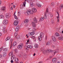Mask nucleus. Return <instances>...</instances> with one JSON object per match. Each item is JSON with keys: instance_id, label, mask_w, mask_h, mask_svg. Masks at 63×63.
<instances>
[{"instance_id": "obj_27", "label": "nucleus", "mask_w": 63, "mask_h": 63, "mask_svg": "<svg viewBox=\"0 0 63 63\" xmlns=\"http://www.w3.org/2000/svg\"><path fill=\"white\" fill-rule=\"evenodd\" d=\"M28 47H29L30 49H32V46L30 45H28Z\"/></svg>"}, {"instance_id": "obj_35", "label": "nucleus", "mask_w": 63, "mask_h": 63, "mask_svg": "<svg viewBox=\"0 0 63 63\" xmlns=\"http://www.w3.org/2000/svg\"><path fill=\"white\" fill-rule=\"evenodd\" d=\"M26 4V2H25H25H23V6H24V7H25Z\"/></svg>"}, {"instance_id": "obj_23", "label": "nucleus", "mask_w": 63, "mask_h": 63, "mask_svg": "<svg viewBox=\"0 0 63 63\" xmlns=\"http://www.w3.org/2000/svg\"><path fill=\"white\" fill-rule=\"evenodd\" d=\"M14 50L15 53H16L18 52V50H17V49H15Z\"/></svg>"}, {"instance_id": "obj_34", "label": "nucleus", "mask_w": 63, "mask_h": 63, "mask_svg": "<svg viewBox=\"0 0 63 63\" xmlns=\"http://www.w3.org/2000/svg\"><path fill=\"white\" fill-rule=\"evenodd\" d=\"M3 56H6V53L4 52L3 53Z\"/></svg>"}, {"instance_id": "obj_62", "label": "nucleus", "mask_w": 63, "mask_h": 63, "mask_svg": "<svg viewBox=\"0 0 63 63\" xmlns=\"http://www.w3.org/2000/svg\"><path fill=\"white\" fill-rule=\"evenodd\" d=\"M12 45H11V47L10 48H12Z\"/></svg>"}, {"instance_id": "obj_20", "label": "nucleus", "mask_w": 63, "mask_h": 63, "mask_svg": "<svg viewBox=\"0 0 63 63\" xmlns=\"http://www.w3.org/2000/svg\"><path fill=\"white\" fill-rule=\"evenodd\" d=\"M6 17L7 18H9L10 16L9 15L8 13H7L6 15Z\"/></svg>"}, {"instance_id": "obj_40", "label": "nucleus", "mask_w": 63, "mask_h": 63, "mask_svg": "<svg viewBox=\"0 0 63 63\" xmlns=\"http://www.w3.org/2000/svg\"><path fill=\"white\" fill-rule=\"evenodd\" d=\"M54 3L53 2H52L51 3V6H54Z\"/></svg>"}, {"instance_id": "obj_11", "label": "nucleus", "mask_w": 63, "mask_h": 63, "mask_svg": "<svg viewBox=\"0 0 63 63\" xmlns=\"http://www.w3.org/2000/svg\"><path fill=\"white\" fill-rule=\"evenodd\" d=\"M57 14H58V16H57V17L58 19L57 21V22H59V13L58 12H57Z\"/></svg>"}, {"instance_id": "obj_14", "label": "nucleus", "mask_w": 63, "mask_h": 63, "mask_svg": "<svg viewBox=\"0 0 63 63\" xmlns=\"http://www.w3.org/2000/svg\"><path fill=\"white\" fill-rule=\"evenodd\" d=\"M15 56L14 55H12V57L11 58V60H13L15 59Z\"/></svg>"}, {"instance_id": "obj_32", "label": "nucleus", "mask_w": 63, "mask_h": 63, "mask_svg": "<svg viewBox=\"0 0 63 63\" xmlns=\"http://www.w3.org/2000/svg\"><path fill=\"white\" fill-rule=\"evenodd\" d=\"M12 54H13V52H10L9 54V56H12Z\"/></svg>"}, {"instance_id": "obj_33", "label": "nucleus", "mask_w": 63, "mask_h": 63, "mask_svg": "<svg viewBox=\"0 0 63 63\" xmlns=\"http://www.w3.org/2000/svg\"><path fill=\"white\" fill-rule=\"evenodd\" d=\"M24 8V6L23 5H21L20 6V8L21 9H23Z\"/></svg>"}, {"instance_id": "obj_5", "label": "nucleus", "mask_w": 63, "mask_h": 63, "mask_svg": "<svg viewBox=\"0 0 63 63\" xmlns=\"http://www.w3.org/2000/svg\"><path fill=\"white\" fill-rule=\"evenodd\" d=\"M8 23V21L7 20H4L3 22V23L5 25H6L7 24V23Z\"/></svg>"}, {"instance_id": "obj_43", "label": "nucleus", "mask_w": 63, "mask_h": 63, "mask_svg": "<svg viewBox=\"0 0 63 63\" xmlns=\"http://www.w3.org/2000/svg\"><path fill=\"white\" fill-rule=\"evenodd\" d=\"M7 50H8L7 49H6V48H5L4 49V51H7Z\"/></svg>"}, {"instance_id": "obj_3", "label": "nucleus", "mask_w": 63, "mask_h": 63, "mask_svg": "<svg viewBox=\"0 0 63 63\" xmlns=\"http://www.w3.org/2000/svg\"><path fill=\"white\" fill-rule=\"evenodd\" d=\"M47 52L49 53V52H52V54L53 55H54L55 54V51H52L51 49H48L47 50Z\"/></svg>"}, {"instance_id": "obj_22", "label": "nucleus", "mask_w": 63, "mask_h": 63, "mask_svg": "<svg viewBox=\"0 0 63 63\" xmlns=\"http://www.w3.org/2000/svg\"><path fill=\"white\" fill-rule=\"evenodd\" d=\"M36 5L37 6H38V7H41L42 6L41 5H40V4L39 3H37Z\"/></svg>"}, {"instance_id": "obj_50", "label": "nucleus", "mask_w": 63, "mask_h": 63, "mask_svg": "<svg viewBox=\"0 0 63 63\" xmlns=\"http://www.w3.org/2000/svg\"><path fill=\"white\" fill-rule=\"evenodd\" d=\"M2 50V48H0V52Z\"/></svg>"}, {"instance_id": "obj_57", "label": "nucleus", "mask_w": 63, "mask_h": 63, "mask_svg": "<svg viewBox=\"0 0 63 63\" xmlns=\"http://www.w3.org/2000/svg\"><path fill=\"white\" fill-rule=\"evenodd\" d=\"M2 57V56L1 55H0V58H1Z\"/></svg>"}, {"instance_id": "obj_42", "label": "nucleus", "mask_w": 63, "mask_h": 63, "mask_svg": "<svg viewBox=\"0 0 63 63\" xmlns=\"http://www.w3.org/2000/svg\"><path fill=\"white\" fill-rule=\"evenodd\" d=\"M16 28H17V29H19V26L18 25L17 26Z\"/></svg>"}, {"instance_id": "obj_18", "label": "nucleus", "mask_w": 63, "mask_h": 63, "mask_svg": "<svg viewBox=\"0 0 63 63\" xmlns=\"http://www.w3.org/2000/svg\"><path fill=\"white\" fill-rule=\"evenodd\" d=\"M16 44H17V43H16V42H14L13 44V47H15V46L16 45Z\"/></svg>"}, {"instance_id": "obj_53", "label": "nucleus", "mask_w": 63, "mask_h": 63, "mask_svg": "<svg viewBox=\"0 0 63 63\" xmlns=\"http://www.w3.org/2000/svg\"><path fill=\"white\" fill-rule=\"evenodd\" d=\"M4 33H7V32H6V31H4Z\"/></svg>"}, {"instance_id": "obj_12", "label": "nucleus", "mask_w": 63, "mask_h": 63, "mask_svg": "<svg viewBox=\"0 0 63 63\" xmlns=\"http://www.w3.org/2000/svg\"><path fill=\"white\" fill-rule=\"evenodd\" d=\"M29 20L28 19H26L24 20V22L25 23H27L28 22Z\"/></svg>"}, {"instance_id": "obj_45", "label": "nucleus", "mask_w": 63, "mask_h": 63, "mask_svg": "<svg viewBox=\"0 0 63 63\" xmlns=\"http://www.w3.org/2000/svg\"><path fill=\"white\" fill-rule=\"evenodd\" d=\"M31 38L32 39H34L35 37L34 36H32L31 37Z\"/></svg>"}, {"instance_id": "obj_39", "label": "nucleus", "mask_w": 63, "mask_h": 63, "mask_svg": "<svg viewBox=\"0 0 63 63\" xmlns=\"http://www.w3.org/2000/svg\"><path fill=\"white\" fill-rule=\"evenodd\" d=\"M15 37H16V36H17V33H15Z\"/></svg>"}, {"instance_id": "obj_60", "label": "nucleus", "mask_w": 63, "mask_h": 63, "mask_svg": "<svg viewBox=\"0 0 63 63\" xmlns=\"http://www.w3.org/2000/svg\"><path fill=\"white\" fill-rule=\"evenodd\" d=\"M1 35H2V34L1 33H0V37L1 36Z\"/></svg>"}, {"instance_id": "obj_17", "label": "nucleus", "mask_w": 63, "mask_h": 63, "mask_svg": "<svg viewBox=\"0 0 63 63\" xmlns=\"http://www.w3.org/2000/svg\"><path fill=\"white\" fill-rule=\"evenodd\" d=\"M55 35L56 36H57V37H59V36H60V34L57 32L55 33Z\"/></svg>"}, {"instance_id": "obj_31", "label": "nucleus", "mask_w": 63, "mask_h": 63, "mask_svg": "<svg viewBox=\"0 0 63 63\" xmlns=\"http://www.w3.org/2000/svg\"><path fill=\"white\" fill-rule=\"evenodd\" d=\"M6 9V7H2V10L3 11H5V9Z\"/></svg>"}, {"instance_id": "obj_16", "label": "nucleus", "mask_w": 63, "mask_h": 63, "mask_svg": "<svg viewBox=\"0 0 63 63\" xmlns=\"http://www.w3.org/2000/svg\"><path fill=\"white\" fill-rule=\"evenodd\" d=\"M56 58H53V59H52V61L53 62H56Z\"/></svg>"}, {"instance_id": "obj_24", "label": "nucleus", "mask_w": 63, "mask_h": 63, "mask_svg": "<svg viewBox=\"0 0 63 63\" xmlns=\"http://www.w3.org/2000/svg\"><path fill=\"white\" fill-rule=\"evenodd\" d=\"M10 37L8 36L6 38V39L5 40L6 41H8V40H10Z\"/></svg>"}, {"instance_id": "obj_49", "label": "nucleus", "mask_w": 63, "mask_h": 63, "mask_svg": "<svg viewBox=\"0 0 63 63\" xmlns=\"http://www.w3.org/2000/svg\"><path fill=\"white\" fill-rule=\"evenodd\" d=\"M5 28H4L3 29V32H4V31H5Z\"/></svg>"}, {"instance_id": "obj_19", "label": "nucleus", "mask_w": 63, "mask_h": 63, "mask_svg": "<svg viewBox=\"0 0 63 63\" xmlns=\"http://www.w3.org/2000/svg\"><path fill=\"white\" fill-rule=\"evenodd\" d=\"M15 14L16 13H14V16L15 18L16 19H18L17 17V16H16V14Z\"/></svg>"}, {"instance_id": "obj_8", "label": "nucleus", "mask_w": 63, "mask_h": 63, "mask_svg": "<svg viewBox=\"0 0 63 63\" xmlns=\"http://www.w3.org/2000/svg\"><path fill=\"white\" fill-rule=\"evenodd\" d=\"M14 24L15 26H16L18 25V21L17 20L15 21L14 22Z\"/></svg>"}, {"instance_id": "obj_47", "label": "nucleus", "mask_w": 63, "mask_h": 63, "mask_svg": "<svg viewBox=\"0 0 63 63\" xmlns=\"http://www.w3.org/2000/svg\"><path fill=\"white\" fill-rule=\"evenodd\" d=\"M18 16H20V13L19 12H18Z\"/></svg>"}, {"instance_id": "obj_38", "label": "nucleus", "mask_w": 63, "mask_h": 63, "mask_svg": "<svg viewBox=\"0 0 63 63\" xmlns=\"http://www.w3.org/2000/svg\"><path fill=\"white\" fill-rule=\"evenodd\" d=\"M42 51H43V54H44L46 52V50H45L43 49L42 50Z\"/></svg>"}, {"instance_id": "obj_56", "label": "nucleus", "mask_w": 63, "mask_h": 63, "mask_svg": "<svg viewBox=\"0 0 63 63\" xmlns=\"http://www.w3.org/2000/svg\"><path fill=\"white\" fill-rule=\"evenodd\" d=\"M47 36H46L45 37V39H47Z\"/></svg>"}, {"instance_id": "obj_59", "label": "nucleus", "mask_w": 63, "mask_h": 63, "mask_svg": "<svg viewBox=\"0 0 63 63\" xmlns=\"http://www.w3.org/2000/svg\"><path fill=\"white\" fill-rule=\"evenodd\" d=\"M35 55H36V54L35 53H34V54L33 55V56H35Z\"/></svg>"}, {"instance_id": "obj_26", "label": "nucleus", "mask_w": 63, "mask_h": 63, "mask_svg": "<svg viewBox=\"0 0 63 63\" xmlns=\"http://www.w3.org/2000/svg\"><path fill=\"white\" fill-rule=\"evenodd\" d=\"M59 8H60V10H61V9H62V8H63V5H60Z\"/></svg>"}, {"instance_id": "obj_29", "label": "nucleus", "mask_w": 63, "mask_h": 63, "mask_svg": "<svg viewBox=\"0 0 63 63\" xmlns=\"http://www.w3.org/2000/svg\"><path fill=\"white\" fill-rule=\"evenodd\" d=\"M30 6L31 7L33 6V3L32 2H31L30 3Z\"/></svg>"}, {"instance_id": "obj_10", "label": "nucleus", "mask_w": 63, "mask_h": 63, "mask_svg": "<svg viewBox=\"0 0 63 63\" xmlns=\"http://www.w3.org/2000/svg\"><path fill=\"white\" fill-rule=\"evenodd\" d=\"M46 11L45 12L46 13L45 14V16H44V17H45L46 18H47V16H46V15L47 13H48V8L46 9Z\"/></svg>"}, {"instance_id": "obj_2", "label": "nucleus", "mask_w": 63, "mask_h": 63, "mask_svg": "<svg viewBox=\"0 0 63 63\" xmlns=\"http://www.w3.org/2000/svg\"><path fill=\"white\" fill-rule=\"evenodd\" d=\"M32 27L33 28L32 30L33 31L35 32V31H36V30L35 29V28L36 27V24H35V23L33 22H32Z\"/></svg>"}, {"instance_id": "obj_7", "label": "nucleus", "mask_w": 63, "mask_h": 63, "mask_svg": "<svg viewBox=\"0 0 63 63\" xmlns=\"http://www.w3.org/2000/svg\"><path fill=\"white\" fill-rule=\"evenodd\" d=\"M51 39L53 41V42H56V39L55 38V37L54 36H52V37Z\"/></svg>"}, {"instance_id": "obj_51", "label": "nucleus", "mask_w": 63, "mask_h": 63, "mask_svg": "<svg viewBox=\"0 0 63 63\" xmlns=\"http://www.w3.org/2000/svg\"><path fill=\"white\" fill-rule=\"evenodd\" d=\"M29 47H28V46H27V47L26 48V49H27V50H28L29 49Z\"/></svg>"}, {"instance_id": "obj_63", "label": "nucleus", "mask_w": 63, "mask_h": 63, "mask_svg": "<svg viewBox=\"0 0 63 63\" xmlns=\"http://www.w3.org/2000/svg\"><path fill=\"white\" fill-rule=\"evenodd\" d=\"M30 0H27V2H29Z\"/></svg>"}, {"instance_id": "obj_37", "label": "nucleus", "mask_w": 63, "mask_h": 63, "mask_svg": "<svg viewBox=\"0 0 63 63\" xmlns=\"http://www.w3.org/2000/svg\"><path fill=\"white\" fill-rule=\"evenodd\" d=\"M41 20L42 21H43V20H44V17H41Z\"/></svg>"}, {"instance_id": "obj_41", "label": "nucleus", "mask_w": 63, "mask_h": 63, "mask_svg": "<svg viewBox=\"0 0 63 63\" xmlns=\"http://www.w3.org/2000/svg\"><path fill=\"white\" fill-rule=\"evenodd\" d=\"M19 30V29L17 28H16V29H15V31L16 32H17V31H18V30Z\"/></svg>"}, {"instance_id": "obj_55", "label": "nucleus", "mask_w": 63, "mask_h": 63, "mask_svg": "<svg viewBox=\"0 0 63 63\" xmlns=\"http://www.w3.org/2000/svg\"><path fill=\"white\" fill-rule=\"evenodd\" d=\"M10 9L11 10H13V7H11L10 8Z\"/></svg>"}, {"instance_id": "obj_6", "label": "nucleus", "mask_w": 63, "mask_h": 63, "mask_svg": "<svg viewBox=\"0 0 63 63\" xmlns=\"http://www.w3.org/2000/svg\"><path fill=\"white\" fill-rule=\"evenodd\" d=\"M27 13L28 15H30V14H33V12H32L31 11L29 10H28L27 11Z\"/></svg>"}, {"instance_id": "obj_15", "label": "nucleus", "mask_w": 63, "mask_h": 63, "mask_svg": "<svg viewBox=\"0 0 63 63\" xmlns=\"http://www.w3.org/2000/svg\"><path fill=\"white\" fill-rule=\"evenodd\" d=\"M58 40H63V37H60L58 38Z\"/></svg>"}, {"instance_id": "obj_13", "label": "nucleus", "mask_w": 63, "mask_h": 63, "mask_svg": "<svg viewBox=\"0 0 63 63\" xmlns=\"http://www.w3.org/2000/svg\"><path fill=\"white\" fill-rule=\"evenodd\" d=\"M34 22L35 23H36L37 22V19L36 18V17H35L33 19Z\"/></svg>"}, {"instance_id": "obj_9", "label": "nucleus", "mask_w": 63, "mask_h": 63, "mask_svg": "<svg viewBox=\"0 0 63 63\" xmlns=\"http://www.w3.org/2000/svg\"><path fill=\"white\" fill-rule=\"evenodd\" d=\"M32 12L33 13H35V12H37V10H36V9L35 8H33L32 9Z\"/></svg>"}, {"instance_id": "obj_48", "label": "nucleus", "mask_w": 63, "mask_h": 63, "mask_svg": "<svg viewBox=\"0 0 63 63\" xmlns=\"http://www.w3.org/2000/svg\"><path fill=\"white\" fill-rule=\"evenodd\" d=\"M50 15L51 17H52V16H53V15H52V14H50Z\"/></svg>"}, {"instance_id": "obj_54", "label": "nucleus", "mask_w": 63, "mask_h": 63, "mask_svg": "<svg viewBox=\"0 0 63 63\" xmlns=\"http://www.w3.org/2000/svg\"><path fill=\"white\" fill-rule=\"evenodd\" d=\"M27 43H28L29 42V39H28V40H27Z\"/></svg>"}, {"instance_id": "obj_58", "label": "nucleus", "mask_w": 63, "mask_h": 63, "mask_svg": "<svg viewBox=\"0 0 63 63\" xmlns=\"http://www.w3.org/2000/svg\"><path fill=\"white\" fill-rule=\"evenodd\" d=\"M1 0H0V5H1Z\"/></svg>"}, {"instance_id": "obj_64", "label": "nucleus", "mask_w": 63, "mask_h": 63, "mask_svg": "<svg viewBox=\"0 0 63 63\" xmlns=\"http://www.w3.org/2000/svg\"><path fill=\"white\" fill-rule=\"evenodd\" d=\"M51 22L52 24H53V23H54L53 22H52V21H51Z\"/></svg>"}, {"instance_id": "obj_30", "label": "nucleus", "mask_w": 63, "mask_h": 63, "mask_svg": "<svg viewBox=\"0 0 63 63\" xmlns=\"http://www.w3.org/2000/svg\"><path fill=\"white\" fill-rule=\"evenodd\" d=\"M50 43L49 42H48L47 43V45L49 46V45H50Z\"/></svg>"}, {"instance_id": "obj_52", "label": "nucleus", "mask_w": 63, "mask_h": 63, "mask_svg": "<svg viewBox=\"0 0 63 63\" xmlns=\"http://www.w3.org/2000/svg\"><path fill=\"white\" fill-rule=\"evenodd\" d=\"M13 60H11V63H13V62H14V61H13Z\"/></svg>"}, {"instance_id": "obj_44", "label": "nucleus", "mask_w": 63, "mask_h": 63, "mask_svg": "<svg viewBox=\"0 0 63 63\" xmlns=\"http://www.w3.org/2000/svg\"><path fill=\"white\" fill-rule=\"evenodd\" d=\"M0 16L1 17V18H3V17H4V16L3 15Z\"/></svg>"}, {"instance_id": "obj_61", "label": "nucleus", "mask_w": 63, "mask_h": 63, "mask_svg": "<svg viewBox=\"0 0 63 63\" xmlns=\"http://www.w3.org/2000/svg\"><path fill=\"white\" fill-rule=\"evenodd\" d=\"M13 6L14 8H15V7H16V6L14 5H13Z\"/></svg>"}, {"instance_id": "obj_25", "label": "nucleus", "mask_w": 63, "mask_h": 63, "mask_svg": "<svg viewBox=\"0 0 63 63\" xmlns=\"http://www.w3.org/2000/svg\"><path fill=\"white\" fill-rule=\"evenodd\" d=\"M34 47H35V48H38V45L37 44H35L34 45Z\"/></svg>"}, {"instance_id": "obj_46", "label": "nucleus", "mask_w": 63, "mask_h": 63, "mask_svg": "<svg viewBox=\"0 0 63 63\" xmlns=\"http://www.w3.org/2000/svg\"><path fill=\"white\" fill-rule=\"evenodd\" d=\"M13 39H11L10 40V42L12 44V42H13Z\"/></svg>"}, {"instance_id": "obj_21", "label": "nucleus", "mask_w": 63, "mask_h": 63, "mask_svg": "<svg viewBox=\"0 0 63 63\" xmlns=\"http://www.w3.org/2000/svg\"><path fill=\"white\" fill-rule=\"evenodd\" d=\"M15 61L16 62H18V58H15Z\"/></svg>"}, {"instance_id": "obj_1", "label": "nucleus", "mask_w": 63, "mask_h": 63, "mask_svg": "<svg viewBox=\"0 0 63 63\" xmlns=\"http://www.w3.org/2000/svg\"><path fill=\"white\" fill-rule=\"evenodd\" d=\"M44 34L43 32H41L40 34V36L38 38V40L39 41H41L43 38H44Z\"/></svg>"}, {"instance_id": "obj_4", "label": "nucleus", "mask_w": 63, "mask_h": 63, "mask_svg": "<svg viewBox=\"0 0 63 63\" xmlns=\"http://www.w3.org/2000/svg\"><path fill=\"white\" fill-rule=\"evenodd\" d=\"M22 47H23V44L22 43L21 44L19 45L18 46V48L19 49H21L22 48Z\"/></svg>"}, {"instance_id": "obj_36", "label": "nucleus", "mask_w": 63, "mask_h": 63, "mask_svg": "<svg viewBox=\"0 0 63 63\" xmlns=\"http://www.w3.org/2000/svg\"><path fill=\"white\" fill-rule=\"evenodd\" d=\"M15 38H16L17 39H19L20 38L19 35H18L17 36L15 37Z\"/></svg>"}, {"instance_id": "obj_28", "label": "nucleus", "mask_w": 63, "mask_h": 63, "mask_svg": "<svg viewBox=\"0 0 63 63\" xmlns=\"http://www.w3.org/2000/svg\"><path fill=\"white\" fill-rule=\"evenodd\" d=\"M34 32H32L30 33V34L31 35H32V36H33V35H34Z\"/></svg>"}]
</instances>
